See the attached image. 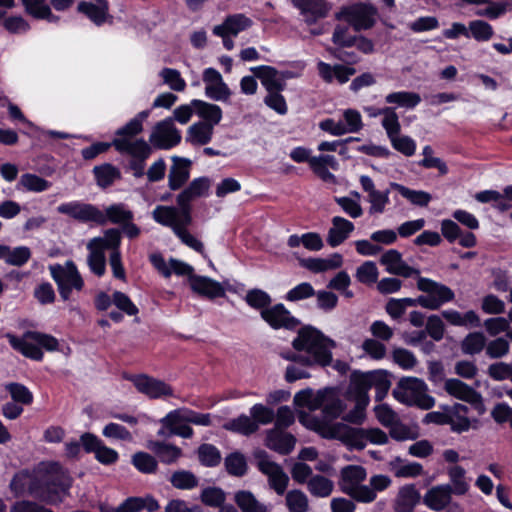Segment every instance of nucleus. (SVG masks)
I'll list each match as a JSON object with an SVG mask.
<instances>
[{"mask_svg": "<svg viewBox=\"0 0 512 512\" xmlns=\"http://www.w3.org/2000/svg\"><path fill=\"white\" fill-rule=\"evenodd\" d=\"M143 131L139 120L129 121L115 132L113 147L122 155L130 157L128 168L135 178L145 175L146 160L152 154L151 145L137 136Z\"/></svg>", "mask_w": 512, "mask_h": 512, "instance_id": "obj_1", "label": "nucleus"}, {"mask_svg": "<svg viewBox=\"0 0 512 512\" xmlns=\"http://www.w3.org/2000/svg\"><path fill=\"white\" fill-rule=\"evenodd\" d=\"M294 350L303 353L304 366L327 367L332 363V350L336 342L320 330L305 326L292 341Z\"/></svg>", "mask_w": 512, "mask_h": 512, "instance_id": "obj_2", "label": "nucleus"}, {"mask_svg": "<svg viewBox=\"0 0 512 512\" xmlns=\"http://www.w3.org/2000/svg\"><path fill=\"white\" fill-rule=\"evenodd\" d=\"M72 478L58 464L44 475L37 483L29 485V494L41 502L56 505L69 495Z\"/></svg>", "mask_w": 512, "mask_h": 512, "instance_id": "obj_3", "label": "nucleus"}, {"mask_svg": "<svg viewBox=\"0 0 512 512\" xmlns=\"http://www.w3.org/2000/svg\"><path fill=\"white\" fill-rule=\"evenodd\" d=\"M6 337L14 350L36 361H40L43 358L41 348L47 351H55L59 346L58 340L55 337L37 331H27L22 337L8 333Z\"/></svg>", "mask_w": 512, "mask_h": 512, "instance_id": "obj_4", "label": "nucleus"}, {"mask_svg": "<svg viewBox=\"0 0 512 512\" xmlns=\"http://www.w3.org/2000/svg\"><path fill=\"white\" fill-rule=\"evenodd\" d=\"M332 435L357 450L364 449L367 442L378 445L388 442L387 434L379 428H354L342 423H337L332 427Z\"/></svg>", "mask_w": 512, "mask_h": 512, "instance_id": "obj_5", "label": "nucleus"}, {"mask_svg": "<svg viewBox=\"0 0 512 512\" xmlns=\"http://www.w3.org/2000/svg\"><path fill=\"white\" fill-rule=\"evenodd\" d=\"M392 394L401 403L425 410L432 408L435 404L434 398L427 394L426 384L418 378L400 379Z\"/></svg>", "mask_w": 512, "mask_h": 512, "instance_id": "obj_6", "label": "nucleus"}, {"mask_svg": "<svg viewBox=\"0 0 512 512\" xmlns=\"http://www.w3.org/2000/svg\"><path fill=\"white\" fill-rule=\"evenodd\" d=\"M336 20L347 22L356 32L374 27L378 18V9L370 3H355L343 6L335 14Z\"/></svg>", "mask_w": 512, "mask_h": 512, "instance_id": "obj_7", "label": "nucleus"}, {"mask_svg": "<svg viewBox=\"0 0 512 512\" xmlns=\"http://www.w3.org/2000/svg\"><path fill=\"white\" fill-rule=\"evenodd\" d=\"M196 195L186 187L177 196L178 207L158 205L152 211V218L159 224H172L171 220L183 219L185 223H192L191 202Z\"/></svg>", "mask_w": 512, "mask_h": 512, "instance_id": "obj_8", "label": "nucleus"}, {"mask_svg": "<svg viewBox=\"0 0 512 512\" xmlns=\"http://www.w3.org/2000/svg\"><path fill=\"white\" fill-rule=\"evenodd\" d=\"M49 270L53 280L56 282L60 297L67 301L70 299L72 289L81 291L84 281L73 261H67L65 265H50Z\"/></svg>", "mask_w": 512, "mask_h": 512, "instance_id": "obj_9", "label": "nucleus"}, {"mask_svg": "<svg viewBox=\"0 0 512 512\" xmlns=\"http://www.w3.org/2000/svg\"><path fill=\"white\" fill-rule=\"evenodd\" d=\"M258 470L267 476L268 484L278 495H283L289 484V477L282 466L272 461L264 450L254 452Z\"/></svg>", "mask_w": 512, "mask_h": 512, "instance_id": "obj_10", "label": "nucleus"}, {"mask_svg": "<svg viewBox=\"0 0 512 512\" xmlns=\"http://www.w3.org/2000/svg\"><path fill=\"white\" fill-rule=\"evenodd\" d=\"M417 288L427 294L424 297L429 304L427 309L430 310L439 309L444 303L452 301L455 297L454 292L448 286L420 275L418 276Z\"/></svg>", "mask_w": 512, "mask_h": 512, "instance_id": "obj_11", "label": "nucleus"}, {"mask_svg": "<svg viewBox=\"0 0 512 512\" xmlns=\"http://www.w3.org/2000/svg\"><path fill=\"white\" fill-rule=\"evenodd\" d=\"M181 141L180 131L174 125L172 118H166L156 124L149 142L158 149H170Z\"/></svg>", "mask_w": 512, "mask_h": 512, "instance_id": "obj_12", "label": "nucleus"}, {"mask_svg": "<svg viewBox=\"0 0 512 512\" xmlns=\"http://www.w3.org/2000/svg\"><path fill=\"white\" fill-rule=\"evenodd\" d=\"M57 211L80 222H94L97 224L104 221L102 211L95 205L88 203L77 201L64 203L57 207Z\"/></svg>", "mask_w": 512, "mask_h": 512, "instance_id": "obj_13", "label": "nucleus"}, {"mask_svg": "<svg viewBox=\"0 0 512 512\" xmlns=\"http://www.w3.org/2000/svg\"><path fill=\"white\" fill-rule=\"evenodd\" d=\"M261 318L273 329L293 330L300 321L291 315L290 311L282 304L277 303L269 306L267 310L261 312Z\"/></svg>", "mask_w": 512, "mask_h": 512, "instance_id": "obj_14", "label": "nucleus"}, {"mask_svg": "<svg viewBox=\"0 0 512 512\" xmlns=\"http://www.w3.org/2000/svg\"><path fill=\"white\" fill-rule=\"evenodd\" d=\"M130 380L140 393L145 394L151 399L173 395L172 387L162 380L144 374L133 376Z\"/></svg>", "mask_w": 512, "mask_h": 512, "instance_id": "obj_15", "label": "nucleus"}, {"mask_svg": "<svg viewBox=\"0 0 512 512\" xmlns=\"http://www.w3.org/2000/svg\"><path fill=\"white\" fill-rule=\"evenodd\" d=\"M300 12L303 20L308 24H315L320 19L327 17L331 5L326 0H290Z\"/></svg>", "mask_w": 512, "mask_h": 512, "instance_id": "obj_16", "label": "nucleus"}, {"mask_svg": "<svg viewBox=\"0 0 512 512\" xmlns=\"http://www.w3.org/2000/svg\"><path fill=\"white\" fill-rule=\"evenodd\" d=\"M82 446L88 453L93 452L95 458L102 464L110 465L118 460V453L112 448L103 444V442L91 433H84L81 436Z\"/></svg>", "mask_w": 512, "mask_h": 512, "instance_id": "obj_17", "label": "nucleus"}, {"mask_svg": "<svg viewBox=\"0 0 512 512\" xmlns=\"http://www.w3.org/2000/svg\"><path fill=\"white\" fill-rule=\"evenodd\" d=\"M380 263L386 267L390 274L402 276L405 278L420 275V271L406 264L402 259L401 253L396 249L386 251L380 258Z\"/></svg>", "mask_w": 512, "mask_h": 512, "instance_id": "obj_18", "label": "nucleus"}, {"mask_svg": "<svg viewBox=\"0 0 512 512\" xmlns=\"http://www.w3.org/2000/svg\"><path fill=\"white\" fill-rule=\"evenodd\" d=\"M372 388L369 372L353 371L350 375L348 393L354 401L369 404L368 391Z\"/></svg>", "mask_w": 512, "mask_h": 512, "instance_id": "obj_19", "label": "nucleus"}, {"mask_svg": "<svg viewBox=\"0 0 512 512\" xmlns=\"http://www.w3.org/2000/svg\"><path fill=\"white\" fill-rule=\"evenodd\" d=\"M452 488L449 484L436 485L430 488L423 497V503L431 510H444L452 500Z\"/></svg>", "mask_w": 512, "mask_h": 512, "instance_id": "obj_20", "label": "nucleus"}, {"mask_svg": "<svg viewBox=\"0 0 512 512\" xmlns=\"http://www.w3.org/2000/svg\"><path fill=\"white\" fill-rule=\"evenodd\" d=\"M171 159L173 164L169 169L168 187L175 191L188 181L192 162L187 158L179 156H173Z\"/></svg>", "mask_w": 512, "mask_h": 512, "instance_id": "obj_21", "label": "nucleus"}, {"mask_svg": "<svg viewBox=\"0 0 512 512\" xmlns=\"http://www.w3.org/2000/svg\"><path fill=\"white\" fill-rule=\"evenodd\" d=\"M296 439L290 433L273 428L267 431L265 446L281 455H288L295 447Z\"/></svg>", "mask_w": 512, "mask_h": 512, "instance_id": "obj_22", "label": "nucleus"}, {"mask_svg": "<svg viewBox=\"0 0 512 512\" xmlns=\"http://www.w3.org/2000/svg\"><path fill=\"white\" fill-rule=\"evenodd\" d=\"M189 283L193 292L209 299L223 297L225 295V290L222 285L209 277L190 275Z\"/></svg>", "mask_w": 512, "mask_h": 512, "instance_id": "obj_23", "label": "nucleus"}, {"mask_svg": "<svg viewBox=\"0 0 512 512\" xmlns=\"http://www.w3.org/2000/svg\"><path fill=\"white\" fill-rule=\"evenodd\" d=\"M254 76L261 80L267 92H281L285 89L286 83L279 72L271 66H259L251 68Z\"/></svg>", "mask_w": 512, "mask_h": 512, "instance_id": "obj_24", "label": "nucleus"}, {"mask_svg": "<svg viewBox=\"0 0 512 512\" xmlns=\"http://www.w3.org/2000/svg\"><path fill=\"white\" fill-rule=\"evenodd\" d=\"M253 22L244 14H233L225 18L222 24L216 25L213 28V34L216 36H224L226 32L232 36H237L240 32L252 26Z\"/></svg>", "mask_w": 512, "mask_h": 512, "instance_id": "obj_25", "label": "nucleus"}, {"mask_svg": "<svg viewBox=\"0 0 512 512\" xmlns=\"http://www.w3.org/2000/svg\"><path fill=\"white\" fill-rule=\"evenodd\" d=\"M444 387L448 394L468 403L477 404L482 400L480 393L459 379H447Z\"/></svg>", "mask_w": 512, "mask_h": 512, "instance_id": "obj_26", "label": "nucleus"}, {"mask_svg": "<svg viewBox=\"0 0 512 512\" xmlns=\"http://www.w3.org/2000/svg\"><path fill=\"white\" fill-rule=\"evenodd\" d=\"M354 230V224L340 216L332 218V226L328 230L327 243L331 247H337L342 244Z\"/></svg>", "mask_w": 512, "mask_h": 512, "instance_id": "obj_27", "label": "nucleus"}, {"mask_svg": "<svg viewBox=\"0 0 512 512\" xmlns=\"http://www.w3.org/2000/svg\"><path fill=\"white\" fill-rule=\"evenodd\" d=\"M420 499V493L415 485H404L398 491L394 501V510L396 512H413Z\"/></svg>", "mask_w": 512, "mask_h": 512, "instance_id": "obj_28", "label": "nucleus"}, {"mask_svg": "<svg viewBox=\"0 0 512 512\" xmlns=\"http://www.w3.org/2000/svg\"><path fill=\"white\" fill-rule=\"evenodd\" d=\"M77 11L84 14L96 26L111 22L113 18L109 13V6L105 4L98 6L94 2L81 1L77 6Z\"/></svg>", "mask_w": 512, "mask_h": 512, "instance_id": "obj_29", "label": "nucleus"}, {"mask_svg": "<svg viewBox=\"0 0 512 512\" xmlns=\"http://www.w3.org/2000/svg\"><path fill=\"white\" fill-rule=\"evenodd\" d=\"M121 244V233L117 228L107 229L102 237H95L91 239L87 245L88 249L95 251H102L111 249L112 252L120 251L119 247Z\"/></svg>", "mask_w": 512, "mask_h": 512, "instance_id": "obj_30", "label": "nucleus"}, {"mask_svg": "<svg viewBox=\"0 0 512 512\" xmlns=\"http://www.w3.org/2000/svg\"><path fill=\"white\" fill-rule=\"evenodd\" d=\"M172 224H162L163 226L170 227L174 234L188 247L203 254V243L195 238L187 229L191 223H185L183 219L171 220Z\"/></svg>", "mask_w": 512, "mask_h": 512, "instance_id": "obj_31", "label": "nucleus"}, {"mask_svg": "<svg viewBox=\"0 0 512 512\" xmlns=\"http://www.w3.org/2000/svg\"><path fill=\"white\" fill-rule=\"evenodd\" d=\"M234 502L241 512H269L268 507L249 490L237 491L234 494Z\"/></svg>", "mask_w": 512, "mask_h": 512, "instance_id": "obj_32", "label": "nucleus"}, {"mask_svg": "<svg viewBox=\"0 0 512 512\" xmlns=\"http://www.w3.org/2000/svg\"><path fill=\"white\" fill-rule=\"evenodd\" d=\"M104 221L97 223V225H106L108 222L112 224L123 225L127 220H133L134 214L131 210L127 209L123 203L112 204L108 206L105 211H102Z\"/></svg>", "mask_w": 512, "mask_h": 512, "instance_id": "obj_33", "label": "nucleus"}, {"mask_svg": "<svg viewBox=\"0 0 512 512\" xmlns=\"http://www.w3.org/2000/svg\"><path fill=\"white\" fill-rule=\"evenodd\" d=\"M148 448L165 464H173L182 456L181 448L169 443L150 441Z\"/></svg>", "mask_w": 512, "mask_h": 512, "instance_id": "obj_34", "label": "nucleus"}, {"mask_svg": "<svg viewBox=\"0 0 512 512\" xmlns=\"http://www.w3.org/2000/svg\"><path fill=\"white\" fill-rule=\"evenodd\" d=\"M447 475L449 477V485L452 488V493L455 495H465L470 488L469 480L466 477V470L459 465H452L447 468Z\"/></svg>", "mask_w": 512, "mask_h": 512, "instance_id": "obj_35", "label": "nucleus"}, {"mask_svg": "<svg viewBox=\"0 0 512 512\" xmlns=\"http://www.w3.org/2000/svg\"><path fill=\"white\" fill-rule=\"evenodd\" d=\"M223 428L243 436H250L258 431L257 421H254L251 415L248 416L246 414L230 419L223 425Z\"/></svg>", "mask_w": 512, "mask_h": 512, "instance_id": "obj_36", "label": "nucleus"}, {"mask_svg": "<svg viewBox=\"0 0 512 512\" xmlns=\"http://www.w3.org/2000/svg\"><path fill=\"white\" fill-rule=\"evenodd\" d=\"M442 317L453 326L461 327H479L480 318L473 310H469L464 314L456 310H444L441 313Z\"/></svg>", "mask_w": 512, "mask_h": 512, "instance_id": "obj_37", "label": "nucleus"}, {"mask_svg": "<svg viewBox=\"0 0 512 512\" xmlns=\"http://www.w3.org/2000/svg\"><path fill=\"white\" fill-rule=\"evenodd\" d=\"M192 105L199 117L204 119L207 124L214 127L222 119V110L218 105L211 104L202 100H192Z\"/></svg>", "mask_w": 512, "mask_h": 512, "instance_id": "obj_38", "label": "nucleus"}, {"mask_svg": "<svg viewBox=\"0 0 512 512\" xmlns=\"http://www.w3.org/2000/svg\"><path fill=\"white\" fill-rule=\"evenodd\" d=\"M93 174L97 185L102 189L110 187L116 180L121 179L120 170L110 163L95 166Z\"/></svg>", "mask_w": 512, "mask_h": 512, "instance_id": "obj_39", "label": "nucleus"}, {"mask_svg": "<svg viewBox=\"0 0 512 512\" xmlns=\"http://www.w3.org/2000/svg\"><path fill=\"white\" fill-rule=\"evenodd\" d=\"M213 131L214 127L199 121L189 127L186 140L193 145H205L211 141Z\"/></svg>", "mask_w": 512, "mask_h": 512, "instance_id": "obj_40", "label": "nucleus"}, {"mask_svg": "<svg viewBox=\"0 0 512 512\" xmlns=\"http://www.w3.org/2000/svg\"><path fill=\"white\" fill-rule=\"evenodd\" d=\"M390 187L396 190L402 197L407 199L411 204L426 207L432 199V196L422 190H412L402 184L391 182Z\"/></svg>", "mask_w": 512, "mask_h": 512, "instance_id": "obj_41", "label": "nucleus"}, {"mask_svg": "<svg viewBox=\"0 0 512 512\" xmlns=\"http://www.w3.org/2000/svg\"><path fill=\"white\" fill-rule=\"evenodd\" d=\"M25 11L36 19H46L49 22H56L58 16L54 15L47 5L46 0H21Z\"/></svg>", "mask_w": 512, "mask_h": 512, "instance_id": "obj_42", "label": "nucleus"}, {"mask_svg": "<svg viewBox=\"0 0 512 512\" xmlns=\"http://www.w3.org/2000/svg\"><path fill=\"white\" fill-rule=\"evenodd\" d=\"M366 470L362 466L349 465L341 470V490L345 493L346 487H354L366 478Z\"/></svg>", "mask_w": 512, "mask_h": 512, "instance_id": "obj_43", "label": "nucleus"}, {"mask_svg": "<svg viewBox=\"0 0 512 512\" xmlns=\"http://www.w3.org/2000/svg\"><path fill=\"white\" fill-rule=\"evenodd\" d=\"M307 489L314 497L326 498L332 494L334 483L322 475H314L308 480Z\"/></svg>", "mask_w": 512, "mask_h": 512, "instance_id": "obj_44", "label": "nucleus"}, {"mask_svg": "<svg viewBox=\"0 0 512 512\" xmlns=\"http://www.w3.org/2000/svg\"><path fill=\"white\" fill-rule=\"evenodd\" d=\"M369 373L371 386L376 390L375 400L380 402L386 397L391 387L389 375L384 370H374Z\"/></svg>", "mask_w": 512, "mask_h": 512, "instance_id": "obj_45", "label": "nucleus"}, {"mask_svg": "<svg viewBox=\"0 0 512 512\" xmlns=\"http://www.w3.org/2000/svg\"><path fill=\"white\" fill-rule=\"evenodd\" d=\"M171 485L180 490H191L199 485L198 477L189 470H177L169 479Z\"/></svg>", "mask_w": 512, "mask_h": 512, "instance_id": "obj_46", "label": "nucleus"}, {"mask_svg": "<svg viewBox=\"0 0 512 512\" xmlns=\"http://www.w3.org/2000/svg\"><path fill=\"white\" fill-rule=\"evenodd\" d=\"M385 101L388 104H397L400 107L412 109L421 102V97L415 92L399 91L386 95Z\"/></svg>", "mask_w": 512, "mask_h": 512, "instance_id": "obj_47", "label": "nucleus"}, {"mask_svg": "<svg viewBox=\"0 0 512 512\" xmlns=\"http://www.w3.org/2000/svg\"><path fill=\"white\" fill-rule=\"evenodd\" d=\"M227 472L236 477H242L247 473L248 465L245 456L238 452H232L224 459Z\"/></svg>", "mask_w": 512, "mask_h": 512, "instance_id": "obj_48", "label": "nucleus"}, {"mask_svg": "<svg viewBox=\"0 0 512 512\" xmlns=\"http://www.w3.org/2000/svg\"><path fill=\"white\" fill-rule=\"evenodd\" d=\"M486 347V337L482 332H472L461 342V351L467 355L479 354Z\"/></svg>", "mask_w": 512, "mask_h": 512, "instance_id": "obj_49", "label": "nucleus"}, {"mask_svg": "<svg viewBox=\"0 0 512 512\" xmlns=\"http://www.w3.org/2000/svg\"><path fill=\"white\" fill-rule=\"evenodd\" d=\"M199 462L205 467H216L221 463L222 456L217 447L212 444H201L197 449Z\"/></svg>", "mask_w": 512, "mask_h": 512, "instance_id": "obj_50", "label": "nucleus"}, {"mask_svg": "<svg viewBox=\"0 0 512 512\" xmlns=\"http://www.w3.org/2000/svg\"><path fill=\"white\" fill-rule=\"evenodd\" d=\"M175 414V410L168 413L161 422L169 429L170 435H177L183 438H191L193 435V429L187 425V421H178L176 418L171 417Z\"/></svg>", "mask_w": 512, "mask_h": 512, "instance_id": "obj_51", "label": "nucleus"}, {"mask_svg": "<svg viewBox=\"0 0 512 512\" xmlns=\"http://www.w3.org/2000/svg\"><path fill=\"white\" fill-rule=\"evenodd\" d=\"M51 183L46 179L32 173H25L21 175L18 187L23 188L26 191L30 192H43L49 189Z\"/></svg>", "mask_w": 512, "mask_h": 512, "instance_id": "obj_52", "label": "nucleus"}, {"mask_svg": "<svg viewBox=\"0 0 512 512\" xmlns=\"http://www.w3.org/2000/svg\"><path fill=\"white\" fill-rule=\"evenodd\" d=\"M244 300L251 308L259 310L260 313L267 310L272 302L270 295L258 288L248 290Z\"/></svg>", "mask_w": 512, "mask_h": 512, "instance_id": "obj_53", "label": "nucleus"}, {"mask_svg": "<svg viewBox=\"0 0 512 512\" xmlns=\"http://www.w3.org/2000/svg\"><path fill=\"white\" fill-rule=\"evenodd\" d=\"M31 483H37V480L33 479L28 470H22L13 476L9 488L15 497H19L26 491L29 493V485Z\"/></svg>", "mask_w": 512, "mask_h": 512, "instance_id": "obj_54", "label": "nucleus"}, {"mask_svg": "<svg viewBox=\"0 0 512 512\" xmlns=\"http://www.w3.org/2000/svg\"><path fill=\"white\" fill-rule=\"evenodd\" d=\"M200 499L204 505L219 508V510L226 506V493L219 487L204 488L201 491Z\"/></svg>", "mask_w": 512, "mask_h": 512, "instance_id": "obj_55", "label": "nucleus"}, {"mask_svg": "<svg viewBox=\"0 0 512 512\" xmlns=\"http://www.w3.org/2000/svg\"><path fill=\"white\" fill-rule=\"evenodd\" d=\"M286 506L290 512H307L309 509V501L306 494L298 489L287 492Z\"/></svg>", "mask_w": 512, "mask_h": 512, "instance_id": "obj_56", "label": "nucleus"}, {"mask_svg": "<svg viewBox=\"0 0 512 512\" xmlns=\"http://www.w3.org/2000/svg\"><path fill=\"white\" fill-rule=\"evenodd\" d=\"M171 417L176 418L178 421H187L191 424L200 426L211 425V415L208 413H198L190 409H177L175 414Z\"/></svg>", "mask_w": 512, "mask_h": 512, "instance_id": "obj_57", "label": "nucleus"}, {"mask_svg": "<svg viewBox=\"0 0 512 512\" xmlns=\"http://www.w3.org/2000/svg\"><path fill=\"white\" fill-rule=\"evenodd\" d=\"M468 31L469 35L479 42L488 41L494 35L493 27L483 20L471 21L468 26Z\"/></svg>", "mask_w": 512, "mask_h": 512, "instance_id": "obj_58", "label": "nucleus"}, {"mask_svg": "<svg viewBox=\"0 0 512 512\" xmlns=\"http://www.w3.org/2000/svg\"><path fill=\"white\" fill-rule=\"evenodd\" d=\"M6 391L9 392L12 400L22 405H30L33 402L32 392L23 384L11 382L5 385Z\"/></svg>", "mask_w": 512, "mask_h": 512, "instance_id": "obj_59", "label": "nucleus"}, {"mask_svg": "<svg viewBox=\"0 0 512 512\" xmlns=\"http://www.w3.org/2000/svg\"><path fill=\"white\" fill-rule=\"evenodd\" d=\"M510 351V344L507 338L498 337L494 340L486 342L485 352L491 359H499L505 357Z\"/></svg>", "mask_w": 512, "mask_h": 512, "instance_id": "obj_60", "label": "nucleus"}, {"mask_svg": "<svg viewBox=\"0 0 512 512\" xmlns=\"http://www.w3.org/2000/svg\"><path fill=\"white\" fill-rule=\"evenodd\" d=\"M381 124L389 139L400 134L401 125L395 108L386 107V112L383 115Z\"/></svg>", "mask_w": 512, "mask_h": 512, "instance_id": "obj_61", "label": "nucleus"}, {"mask_svg": "<svg viewBox=\"0 0 512 512\" xmlns=\"http://www.w3.org/2000/svg\"><path fill=\"white\" fill-rule=\"evenodd\" d=\"M133 465L142 473H155L158 463L152 455L146 452H137L132 456Z\"/></svg>", "mask_w": 512, "mask_h": 512, "instance_id": "obj_62", "label": "nucleus"}, {"mask_svg": "<svg viewBox=\"0 0 512 512\" xmlns=\"http://www.w3.org/2000/svg\"><path fill=\"white\" fill-rule=\"evenodd\" d=\"M378 274L376 264L366 261L357 268L355 277L360 283L371 285L377 282Z\"/></svg>", "mask_w": 512, "mask_h": 512, "instance_id": "obj_63", "label": "nucleus"}, {"mask_svg": "<svg viewBox=\"0 0 512 512\" xmlns=\"http://www.w3.org/2000/svg\"><path fill=\"white\" fill-rule=\"evenodd\" d=\"M160 76L163 79V82L167 84L170 89L177 92L184 91L186 82L181 77V74L178 70L172 68H163L160 71Z\"/></svg>", "mask_w": 512, "mask_h": 512, "instance_id": "obj_64", "label": "nucleus"}]
</instances>
